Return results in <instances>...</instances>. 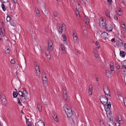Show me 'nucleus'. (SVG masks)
I'll list each match as a JSON object with an SVG mask.
<instances>
[{
	"instance_id": "nucleus-1",
	"label": "nucleus",
	"mask_w": 126,
	"mask_h": 126,
	"mask_svg": "<svg viewBox=\"0 0 126 126\" xmlns=\"http://www.w3.org/2000/svg\"><path fill=\"white\" fill-rule=\"evenodd\" d=\"M63 108L67 117H71L73 114L71 107L68 106L67 104H65L64 105Z\"/></svg>"
},
{
	"instance_id": "nucleus-2",
	"label": "nucleus",
	"mask_w": 126,
	"mask_h": 126,
	"mask_svg": "<svg viewBox=\"0 0 126 126\" xmlns=\"http://www.w3.org/2000/svg\"><path fill=\"white\" fill-rule=\"evenodd\" d=\"M101 102L104 105H106L108 101V98L105 95H102L99 98Z\"/></svg>"
},
{
	"instance_id": "nucleus-3",
	"label": "nucleus",
	"mask_w": 126,
	"mask_h": 126,
	"mask_svg": "<svg viewBox=\"0 0 126 126\" xmlns=\"http://www.w3.org/2000/svg\"><path fill=\"white\" fill-rule=\"evenodd\" d=\"M101 38L103 39H104L106 42H108L109 41L108 36V33L105 32H104L102 33L101 35Z\"/></svg>"
},
{
	"instance_id": "nucleus-4",
	"label": "nucleus",
	"mask_w": 126,
	"mask_h": 126,
	"mask_svg": "<svg viewBox=\"0 0 126 126\" xmlns=\"http://www.w3.org/2000/svg\"><path fill=\"white\" fill-rule=\"evenodd\" d=\"M107 31L110 32L113 29L112 25L110 23H107L105 28Z\"/></svg>"
},
{
	"instance_id": "nucleus-5",
	"label": "nucleus",
	"mask_w": 126,
	"mask_h": 126,
	"mask_svg": "<svg viewBox=\"0 0 126 126\" xmlns=\"http://www.w3.org/2000/svg\"><path fill=\"white\" fill-rule=\"evenodd\" d=\"M49 49L46 48L45 50L46 54V55L47 58L49 59H50L51 58V55L50 54Z\"/></svg>"
},
{
	"instance_id": "nucleus-6",
	"label": "nucleus",
	"mask_w": 126,
	"mask_h": 126,
	"mask_svg": "<svg viewBox=\"0 0 126 126\" xmlns=\"http://www.w3.org/2000/svg\"><path fill=\"white\" fill-rule=\"evenodd\" d=\"M52 115L55 121L56 122H58V118L56 113L54 112L53 111L52 112Z\"/></svg>"
},
{
	"instance_id": "nucleus-7",
	"label": "nucleus",
	"mask_w": 126,
	"mask_h": 126,
	"mask_svg": "<svg viewBox=\"0 0 126 126\" xmlns=\"http://www.w3.org/2000/svg\"><path fill=\"white\" fill-rule=\"evenodd\" d=\"M36 126H45L44 123L42 120H40L36 123Z\"/></svg>"
},
{
	"instance_id": "nucleus-8",
	"label": "nucleus",
	"mask_w": 126,
	"mask_h": 126,
	"mask_svg": "<svg viewBox=\"0 0 126 126\" xmlns=\"http://www.w3.org/2000/svg\"><path fill=\"white\" fill-rule=\"evenodd\" d=\"M103 91L105 95H109L110 96V94L109 88L104 90Z\"/></svg>"
},
{
	"instance_id": "nucleus-9",
	"label": "nucleus",
	"mask_w": 126,
	"mask_h": 126,
	"mask_svg": "<svg viewBox=\"0 0 126 126\" xmlns=\"http://www.w3.org/2000/svg\"><path fill=\"white\" fill-rule=\"evenodd\" d=\"M116 40L117 42L116 44L118 47H122L123 45V43H121V42H120L119 40V39H118V40Z\"/></svg>"
},
{
	"instance_id": "nucleus-10",
	"label": "nucleus",
	"mask_w": 126,
	"mask_h": 126,
	"mask_svg": "<svg viewBox=\"0 0 126 126\" xmlns=\"http://www.w3.org/2000/svg\"><path fill=\"white\" fill-rule=\"evenodd\" d=\"M51 43V41H48V49H49V50H52L53 49V47L52 46V45L50 44Z\"/></svg>"
},
{
	"instance_id": "nucleus-11",
	"label": "nucleus",
	"mask_w": 126,
	"mask_h": 126,
	"mask_svg": "<svg viewBox=\"0 0 126 126\" xmlns=\"http://www.w3.org/2000/svg\"><path fill=\"white\" fill-rule=\"evenodd\" d=\"M73 38L74 44H78L79 39H78L77 37H73Z\"/></svg>"
},
{
	"instance_id": "nucleus-12",
	"label": "nucleus",
	"mask_w": 126,
	"mask_h": 126,
	"mask_svg": "<svg viewBox=\"0 0 126 126\" xmlns=\"http://www.w3.org/2000/svg\"><path fill=\"white\" fill-rule=\"evenodd\" d=\"M15 90L16 91L14 92L13 93V97L14 98L16 97L18 95V94L17 90L16 89H15Z\"/></svg>"
},
{
	"instance_id": "nucleus-13",
	"label": "nucleus",
	"mask_w": 126,
	"mask_h": 126,
	"mask_svg": "<svg viewBox=\"0 0 126 126\" xmlns=\"http://www.w3.org/2000/svg\"><path fill=\"white\" fill-rule=\"evenodd\" d=\"M57 28L60 34L62 33L63 32L62 27H61L59 26L57 27Z\"/></svg>"
},
{
	"instance_id": "nucleus-14",
	"label": "nucleus",
	"mask_w": 126,
	"mask_h": 126,
	"mask_svg": "<svg viewBox=\"0 0 126 126\" xmlns=\"http://www.w3.org/2000/svg\"><path fill=\"white\" fill-rule=\"evenodd\" d=\"M126 55V53L124 51H121L120 52V55L123 57H124Z\"/></svg>"
},
{
	"instance_id": "nucleus-15",
	"label": "nucleus",
	"mask_w": 126,
	"mask_h": 126,
	"mask_svg": "<svg viewBox=\"0 0 126 126\" xmlns=\"http://www.w3.org/2000/svg\"><path fill=\"white\" fill-rule=\"evenodd\" d=\"M35 10L37 16H40V14L38 8H35Z\"/></svg>"
},
{
	"instance_id": "nucleus-16",
	"label": "nucleus",
	"mask_w": 126,
	"mask_h": 126,
	"mask_svg": "<svg viewBox=\"0 0 126 126\" xmlns=\"http://www.w3.org/2000/svg\"><path fill=\"white\" fill-rule=\"evenodd\" d=\"M20 96L21 97V98H20V99H21L22 101H25L26 100V97L24 95H22Z\"/></svg>"
},
{
	"instance_id": "nucleus-17",
	"label": "nucleus",
	"mask_w": 126,
	"mask_h": 126,
	"mask_svg": "<svg viewBox=\"0 0 126 126\" xmlns=\"http://www.w3.org/2000/svg\"><path fill=\"white\" fill-rule=\"evenodd\" d=\"M42 10L44 11L45 14L44 13L43 14H44L46 16L48 15V13L46 11V10L45 8V7H43L42 8Z\"/></svg>"
},
{
	"instance_id": "nucleus-18",
	"label": "nucleus",
	"mask_w": 126,
	"mask_h": 126,
	"mask_svg": "<svg viewBox=\"0 0 126 126\" xmlns=\"http://www.w3.org/2000/svg\"><path fill=\"white\" fill-rule=\"evenodd\" d=\"M122 66L126 69V60L123 61L122 62Z\"/></svg>"
},
{
	"instance_id": "nucleus-19",
	"label": "nucleus",
	"mask_w": 126,
	"mask_h": 126,
	"mask_svg": "<svg viewBox=\"0 0 126 126\" xmlns=\"http://www.w3.org/2000/svg\"><path fill=\"white\" fill-rule=\"evenodd\" d=\"M61 47L63 52H65V47L63 44H62L61 45Z\"/></svg>"
},
{
	"instance_id": "nucleus-20",
	"label": "nucleus",
	"mask_w": 126,
	"mask_h": 126,
	"mask_svg": "<svg viewBox=\"0 0 126 126\" xmlns=\"http://www.w3.org/2000/svg\"><path fill=\"white\" fill-rule=\"evenodd\" d=\"M42 79L43 80V83L44 84L47 83V78H44L43 76H42Z\"/></svg>"
},
{
	"instance_id": "nucleus-21",
	"label": "nucleus",
	"mask_w": 126,
	"mask_h": 126,
	"mask_svg": "<svg viewBox=\"0 0 126 126\" xmlns=\"http://www.w3.org/2000/svg\"><path fill=\"white\" fill-rule=\"evenodd\" d=\"M107 104L106 106V107H107V109L109 108V109L111 107V104L110 103L107 102Z\"/></svg>"
},
{
	"instance_id": "nucleus-22",
	"label": "nucleus",
	"mask_w": 126,
	"mask_h": 126,
	"mask_svg": "<svg viewBox=\"0 0 126 126\" xmlns=\"http://www.w3.org/2000/svg\"><path fill=\"white\" fill-rule=\"evenodd\" d=\"M35 69L36 71L37 72V71L38 70V72H39V74H40V71L39 69V66H35Z\"/></svg>"
},
{
	"instance_id": "nucleus-23",
	"label": "nucleus",
	"mask_w": 126,
	"mask_h": 126,
	"mask_svg": "<svg viewBox=\"0 0 126 126\" xmlns=\"http://www.w3.org/2000/svg\"><path fill=\"white\" fill-rule=\"evenodd\" d=\"M95 44L97 46L96 47V48H97L98 49H99L100 46V45H99V42L96 41L95 43Z\"/></svg>"
},
{
	"instance_id": "nucleus-24",
	"label": "nucleus",
	"mask_w": 126,
	"mask_h": 126,
	"mask_svg": "<svg viewBox=\"0 0 126 126\" xmlns=\"http://www.w3.org/2000/svg\"><path fill=\"white\" fill-rule=\"evenodd\" d=\"M106 22H105V23H103L100 24V25L101 27L102 28H105L106 26Z\"/></svg>"
},
{
	"instance_id": "nucleus-25",
	"label": "nucleus",
	"mask_w": 126,
	"mask_h": 126,
	"mask_svg": "<svg viewBox=\"0 0 126 126\" xmlns=\"http://www.w3.org/2000/svg\"><path fill=\"white\" fill-rule=\"evenodd\" d=\"M119 33H117L115 34V38L116 39V40H117L118 39H119L120 38L119 37Z\"/></svg>"
},
{
	"instance_id": "nucleus-26",
	"label": "nucleus",
	"mask_w": 126,
	"mask_h": 126,
	"mask_svg": "<svg viewBox=\"0 0 126 126\" xmlns=\"http://www.w3.org/2000/svg\"><path fill=\"white\" fill-rule=\"evenodd\" d=\"M76 9H79L81 7L80 4L79 3L76 4Z\"/></svg>"
},
{
	"instance_id": "nucleus-27",
	"label": "nucleus",
	"mask_w": 126,
	"mask_h": 126,
	"mask_svg": "<svg viewBox=\"0 0 126 126\" xmlns=\"http://www.w3.org/2000/svg\"><path fill=\"white\" fill-rule=\"evenodd\" d=\"M110 12L109 10L107 11L106 12V15L108 17L110 18V15L109 14Z\"/></svg>"
},
{
	"instance_id": "nucleus-28",
	"label": "nucleus",
	"mask_w": 126,
	"mask_h": 126,
	"mask_svg": "<svg viewBox=\"0 0 126 126\" xmlns=\"http://www.w3.org/2000/svg\"><path fill=\"white\" fill-rule=\"evenodd\" d=\"M63 95H65V94L67 95V91L65 89V88H63Z\"/></svg>"
},
{
	"instance_id": "nucleus-29",
	"label": "nucleus",
	"mask_w": 126,
	"mask_h": 126,
	"mask_svg": "<svg viewBox=\"0 0 126 126\" xmlns=\"http://www.w3.org/2000/svg\"><path fill=\"white\" fill-rule=\"evenodd\" d=\"M110 75V71L108 70H106V75L108 77Z\"/></svg>"
},
{
	"instance_id": "nucleus-30",
	"label": "nucleus",
	"mask_w": 126,
	"mask_h": 126,
	"mask_svg": "<svg viewBox=\"0 0 126 126\" xmlns=\"http://www.w3.org/2000/svg\"><path fill=\"white\" fill-rule=\"evenodd\" d=\"M105 22H106V21H104L103 19H100L99 20V25L103 23H105Z\"/></svg>"
},
{
	"instance_id": "nucleus-31",
	"label": "nucleus",
	"mask_w": 126,
	"mask_h": 126,
	"mask_svg": "<svg viewBox=\"0 0 126 126\" xmlns=\"http://www.w3.org/2000/svg\"><path fill=\"white\" fill-rule=\"evenodd\" d=\"M100 126H105L104 123L103 121L102 120H100Z\"/></svg>"
},
{
	"instance_id": "nucleus-32",
	"label": "nucleus",
	"mask_w": 126,
	"mask_h": 126,
	"mask_svg": "<svg viewBox=\"0 0 126 126\" xmlns=\"http://www.w3.org/2000/svg\"><path fill=\"white\" fill-rule=\"evenodd\" d=\"M103 90L109 88L106 85V84H104L103 85Z\"/></svg>"
},
{
	"instance_id": "nucleus-33",
	"label": "nucleus",
	"mask_w": 126,
	"mask_h": 126,
	"mask_svg": "<svg viewBox=\"0 0 126 126\" xmlns=\"http://www.w3.org/2000/svg\"><path fill=\"white\" fill-rule=\"evenodd\" d=\"M118 119L120 122H123V121L122 120V118L121 117V115H120L118 116Z\"/></svg>"
},
{
	"instance_id": "nucleus-34",
	"label": "nucleus",
	"mask_w": 126,
	"mask_h": 126,
	"mask_svg": "<svg viewBox=\"0 0 126 126\" xmlns=\"http://www.w3.org/2000/svg\"><path fill=\"white\" fill-rule=\"evenodd\" d=\"M89 90L93 91V87L91 84L89 85Z\"/></svg>"
},
{
	"instance_id": "nucleus-35",
	"label": "nucleus",
	"mask_w": 126,
	"mask_h": 126,
	"mask_svg": "<svg viewBox=\"0 0 126 126\" xmlns=\"http://www.w3.org/2000/svg\"><path fill=\"white\" fill-rule=\"evenodd\" d=\"M76 14L77 16L78 17L79 16V17L80 16V15H79V11L78 10V9H76Z\"/></svg>"
},
{
	"instance_id": "nucleus-36",
	"label": "nucleus",
	"mask_w": 126,
	"mask_h": 126,
	"mask_svg": "<svg viewBox=\"0 0 126 126\" xmlns=\"http://www.w3.org/2000/svg\"><path fill=\"white\" fill-rule=\"evenodd\" d=\"M63 98L65 101H66L67 100V95L66 94L63 95Z\"/></svg>"
},
{
	"instance_id": "nucleus-37",
	"label": "nucleus",
	"mask_w": 126,
	"mask_h": 126,
	"mask_svg": "<svg viewBox=\"0 0 126 126\" xmlns=\"http://www.w3.org/2000/svg\"><path fill=\"white\" fill-rule=\"evenodd\" d=\"M1 6L2 7L3 10L4 11H5L6 10V9L4 5L3 4H2L1 5Z\"/></svg>"
},
{
	"instance_id": "nucleus-38",
	"label": "nucleus",
	"mask_w": 126,
	"mask_h": 126,
	"mask_svg": "<svg viewBox=\"0 0 126 126\" xmlns=\"http://www.w3.org/2000/svg\"><path fill=\"white\" fill-rule=\"evenodd\" d=\"M11 63L12 64H15V61L14 59H12L11 61Z\"/></svg>"
},
{
	"instance_id": "nucleus-39",
	"label": "nucleus",
	"mask_w": 126,
	"mask_h": 126,
	"mask_svg": "<svg viewBox=\"0 0 126 126\" xmlns=\"http://www.w3.org/2000/svg\"><path fill=\"white\" fill-rule=\"evenodd\" d=\"M18 100V103L20 106H22V104L20 102V99L18 97L17 98Z\"/></svg>"
},
{
	"instance_id": "nucleus-40",
	"label": "nucleus",
	"mask_w": 126,
	"mask_h": 126,
	"mask_svg": "<svg viewBox=\"0 0 126 126\" xmlns=\"http://www.w3.org/2000/svg\"><path fill=\"white\" fill-rule=\"evenodd\" d=\"M5 52L6 54H9L10 52V50L9 48H7L5 51Z\"/></svg>"
},
{
	"instance_id": "nucleus-41",
	"label": "nucleus",
	"mask_w": 126,
	"mask_h": 126,
	"mask_svg": "<svg viewBox=\"0 0 126 126\" xmlns=\"http://www.w3.org/2000/svg\"><path fill=\"white\" fill-rule=\"evenodd\" d=\"M53 14L54 15V16L55 17L57 16L58 15V13H57V12L56 11H55L53 13Z\"/></svg>"
},
{
	"instance_id": "nucleus-42",
	"label": "nucleus",
	"mask_w": 126,
	"mask_h": 126,
	"mask_svg": "<svg viewBox=\"0 0 126 126\" xmlns=\"http://www.w3.org/2000/svg\"><path fill=\"white\" fill-rule=\"evenodd\" d=\"M26 124L28 126H31L32 125L31 123L29 122V121H27V122H26Z\"/></svg>"
},
{
	"instance_id": "nucleus-43",
	"label": "nucleus",
	"mask_w": 126,
	"mask_h": 126,
	"mask_svg": "<svg viewBox=\"0 0 126 126\" xmlns=\"http://www.w3.org/2000/svg\"><path fill=\"white\" fill-rule=\"evenodd\" d=\"M111 121H113L111 120V119H110V121L107 123V124L109 126H111Z\"/></svg>"
},
{
	"instance_id": "nucleus-44",
	"label": "nucleus",
	"mask_w": 126,
	"mask_h": 126,
	"mask_svg": "<svg viewBox=\"0 0 126 126\" xmlns=\"http://www.w3.org/2000/svg\"><path fill=\"white\" fill-rule=\"evenodd\" d=\"M92 91H91V90H88V93L89 94V95H92Z\"/></svg>"
},
{
	"instance_id": "nucleus-45",
	"label": "nucleus",
	"mask_w": 126,
	"mask_h": 126,
	"mask_svg": "<svg viewBox=\"0 0 126 126\" xmlns=\"http://www.w3.org/2000/svg\"><path fill=\"white\" fill-rule=\"evenodd\" d=\"M95 57L97 58H98L99 57V55L98 53L97 52L95 53V54H94Z\"/></svg>"
},
{
	"instance_id": "nucleus-46",
	"label": "nucleus",
	"mask_w": 126,
	"mask_h": 126,
	"mask_svg": "<svg viewBox=\"0 0 126 126\" xmlns=\"http://www.w3.org/2000/svg\"><path fill=\"white\" fill-rule=\"evenodd\" d=\"M61 27H62V28H63V29H66V26L64 23L62 24Z\"/></svg>"
},
{
	"instance_id": "nucleus-47",
	"label": "nucleus",
	"mask_w": 126,
	"mask_h": 126,
	"mask_svg": "<svg viewBox=\"0 0 126 126\" xmlns=\"http://www.w3.org/2000/svg\"><path fill=\"white\" fill-rule=\"evenodd\" d=\"M110 70L111 72L112 71H113L114 70V67H110Z\"/></svg>"
},
{
	"instance_id": "nucleus-48",
	"label": "nucleus",
	"mask_w": 126,
	"mask_h": 126,
	"mask_svg": "<svg viewBox=\"0 0 126 126\" xmlns=\"http://www.w3.org/2000/svg\"><path fill=\"white\" fill-rule=\"evenodd\" d=\"M93 52L94 54H95L97 52V50L95 48H94L93 49Z\"/></svg>"
},
{
	"instance_id": "nucleus-49",
	"label": "nucleus",
	"mask_w": 126,
	"mask_h": 126,
	"mask_svg": "<svg viewBox=\"0 0 126 126\" xmlns=\"http://www.w3.org/2000/svg\"><path fill=\"white\" fill-rule=\"evenodd\" d=\"M22 93L23 92L21 91L19 92H18V94L20 96L21 95H22Z\"/></svg>"
},
{
	"instance_id": "nucleus-50",
	"label": "nucleus",
	"mask_w": 126,
	"mask_h": 126,
	"mask_svg": "<svg viewBox=\"0 0 126 126\" xmlns=\"http://www.w3.org/2000/svg\"><path fill=\"white\" fill-rule=\"evenodd\" d=\"M1 32L2 33V35H3V36H2V37H4L5 36V32L4 30H3V31Z\"/></svg>"
},
{
	"instance_id": "nucleus-51",
	"label": "nucleus",
	"mask_w": 126,
	"mask_h": 126,
	"mask_svg": "<svg viewBox=\"0 0 126 126\" xmlns=\"http://www.w3.org/2000/svg\"><path fill=\"white\" fill-rule=\"evenodd\" d=\"M118 11L120 12V14H122V13L121 12L122 10L119 7H118Z\"/></svg>"
},
{
	"instance_id": "nucleus-52",
	"label": "nucleus",
	"mask_w": 126,
	"mask_h": 126,
	"mask_svg": "<svg viewBox=\"0 0 126 126\" xmlns=\"http://www.w3.org/2000/svg\"><path fill=\"white\" fill-rule=\"evenodd\" d=\"M34 66L35 67V66H39V65H38V63L36 62H34Z\"/></svg>"
},
{
	"instance_id": "nucleus-53",
	"label": "nucleus",
	"mask_w": 126,
	"mask_h": 126,
	"mask_svg": "<svg viewBox=\"0 0 126 126\" xmlns=\"http://www.w3.org/2000/svg\"><path fill=\"white\" fill-rule=\"evenodd\" d=\"M10 20V18L9 17H7L6 18V20L8 21H9Z\"/></svg>"
},
{
	"instance_id": "nucleus-54",
	"label": "nucleus",
	"mask_w": 126,
	"mask_h": 126,
	"mask_svg": "<svg viewBox=\"0 0 126 126\" xmlns=\"http://www.w3.org/2000/svg\"><path fill=\"white\" fill-rule=\"evenodd\" d=\"M63 41H65V42H66V39L64 35L63 36Z\"/></svg>"
},
{
	"instance_id": "nucleus-55",
	"label": "nucleus",
	"mask_w": 126,
	"mask_h": 126,
	"mask_svg": "<svg viewBox=\"0 0 126 126\" xmlns=\"http://www.w3.org/2000/svg\"><path fill=\"white\" fill-rule=\"evenodd\" d=\"M10 23L12 25V26H15V24L12 21H11L10 22Z\"/></svg>"
},
{
	"instance_id": "nucleus-56",
	"label": "nucleus",
	"mask_w": 126,
	"mask_h": 126,
	"mask_svg": "<svg viewBox=\"0 0 126 126\" xmlns=\"http://www.w3.org/2000/svg\"><path fill=\"white\" fill-rule=\"evenodd\" d=\"M73 37H77V34L76 33H74L73 34Z\"/></svg>"
},
{
	"instance_id": "nucleus-57",
	"label": "nucleus",
	"mask_w": 126,
	"mask_h": 126,
	"mask_svg": "<svg viewBox=\"0 0 126 126\" xmlns=\"http://www.w3.org/2000/svg\"><path fill=\"white\" fill-rule=\"evenodd\" d=\"M37 107L38 108L41 107H42V106L41 104H40L39 103H38L37 105Z\"/></svg>"
},
{
	"instance_id": "nucleus-58",
	"label": "nucleus",
	"mask_w": 126,
	"mask_h": 126,
	"mask_svg": "<svg viewBox=\"0 0 126 126\" xmlns=\"http://www.w3.org/2000/svg\"><path fill=\"white\" fill-rule=\"evenodd\" d=\"M38 109L40 112H41L42 111V107L38 108Z\"/></svg>"
},
{
	"instance_id": "nucleus-59",
	"label": "nucleus",
	"mask_w": 126,
	"mask_h": 126,
	"mask_svg": "<svg viewBox=\"0 0 126 126\" xmlns=\"http://www.w3.org/2000/svg\"><path fill=\"white\" fill-rule=\"evenodd\" d=\"M22 95L24 96V95L25 97H26L27 96L28 94H27V93L26 94L25 93H23Z\"/></svg>"
},
{
	"instance_id": "nucleus-60",
	"label": "nucleus",
	"mask_w": 126,
	"mask_h": 126,
	"mask_svg": "<svg viewBox=\"0 0 126 126\" xmlns=\"http://www.w3.org/2000/svg\"><path fill=\"white\" fill-rule=\"evenodd\" d=\"M113 62H111L110 63V67L113 66Z\"/></svg>"
},
{
	"instance_id": "nucleus-61",
	"label": "nucleus",
	"mask_w": 126,
	"mask_h": 126,
	"mask_svg": "<svg viewBox=\"0 0 126 126\" xmlns=\"http://www.w3.org/2000/svg\"><path fill=\"white\" fill-rule=\"evenodd\" d=\"M117 95L118 97H120L121 96V95L120 93H118L117 94Z\"/></svg>"
},
{
	"instance_id": "nucleus-62",
	"label": "nucleus",
	"mask_w": 126,
	"mask_h": 126,
	"mask_svg": "<svg viewBox=\"0 0 126 126\" xmlns=\"http://www.w3.org/2000/svg\"><path fill=\"white\" fill-rule=\"evenodd\" d=\"M114 19L115 20H117L118 19V17L116 15H115L114 16Z\"/></svg>"
},
{
	"instance_id": "nucleus-63",
	"label": "nucleus",
	"mask_w": 126,
	"mask_h": 126,
	"mask_svg": "<svg viewBox=\"0 0 126 126\" xmlns=\"http://www.w3.org/2000/svg\"><path fill=\"white\" fill-rule=\"evenodd\" d=\"M107 1L110 4L112 2V0H107Z\"/></svg>"
},
{
	"instance_id": "nucleus-64",
	"label": "nucleus",
	"mask_w": 126,
	"mask_h": 126,
	"mask_svg": "<svg viewBox=\"0 0 126 126\" xmlns=\"http://www.w3.org/2000/svg\"><path fill=\"white\" fill-rule=\"evenodd\" d=\"M116 126H120V124L119 123H117L115 124Z\"/></svg>"
}]
</instances>
